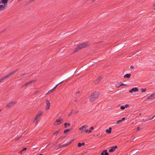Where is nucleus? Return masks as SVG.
I'll list each match as a JSON object with an SVG mask.
<instances>
[{
	"mask_svg": "<svg viewBox=\"0 0 155 155\" xmlns=\"http://www.w3.org/2000/svg\"><path fill=\"white\" fill-rule=\"evenodd\" d=\"M81 146H82L81 145V143H78V147H81Z\"/></svg>",
	"mask_w": 155,
	"mask_h": 155,
	"instance_id": "nucleus-33",
	"label": "nucleus"
},
{
	"mask_svg": "<svg viewBox=\"0 0 155 155\" xmlns=\"http://www.w3.org/2000/svg\"><path fill=\"white\" fill-rule=\"evenodd\" d=\"M11 74H10V73H9V74H7V75H5L6 76V77L7 78L9 76H11Z\"/></svg>",
	"mask_w": 155,
	"mask_h": 155,
	"instance_id": "nucleus-31",
	"label": "nucleus"
},
{
	"mask_svg": "<svg viewBox=\"0 0 155 155\" xmlns=\"http://www.w3.org/2000/svg\"><path fill=\"white\" fill-rule=\"evenodd\" d=\"M56 123L54 124L55 125H57L58 124V119H57L56 120Z\"/></svg>",
	"mask_w": 155,
	"mask_h": 155,
	"instance_id": "nucleus-36",
	"label": "nucleus"
},
{
	"mask_svg": "<svg viewBox=\"0 0 155 155\" xmlns=\"http://www.w3.org/2000/svg\"><path fill=\"white\" fill-rule=\"evenodd\" d=\"M100 93L98 92H94L92 94L89 96V99L90 101L93 102L97 99L99 97Z\"/></svg>",
	"mask_w": 155,
	"mask_h": 155,
	"instance_id": "nucleus-1",
	"label": "nucleus"
},
{
	"mask_svg": "<svg viewBox=\"0 0 155 155\" xmlns=\"http://www.w3.org/2000/svg\"><path fill=\"white\" fill-rule=\"evenodd\" d=\"M101 155H109V153L107 150H104L101 153Z\"/></svg>",
	"mask_w": 155,
	"mask_h": 155,
	"instance_id": "nucleus-14",
	"label": "nucleus"
},
{
	"mask_svg": "<svg viewBox=\"0 0 155 155\" xmlns=\"http://www.w3.org/2000/svg\"><path fill=\"white\" fill-rule=\"evenodd\" d=\"M74 139H72L69 142L67 143L66 144L62 145L63 146H66L68 145L71 143L74 140Z\"/></svg>",
	"mask_w": 155,
	"mask_h": 155,
	"instance_id": "nucleus-11",
	"label": "nucleus"
},
{
	"mask_svg": "<svg viewBox=\"0 0 155 155\" xmlns=\"http://www.w3.org/2000/svg\"><path fill=\"white\" fill-rule=\"evenodd\" d=\"M94 129V127H91L89 130V133H91L92 132V130Z\"/></svg>",
	"mask_w": 155,
	"mask_h": 155,
	"instance_id": "nucleus-26",
	"label": "nucleus"
},
{
	"mask_svg": "<svg viewBox=\"0 0 155 155\" xmlns=\"http://www.w3.org/2000/svg\"><path fill=\"white\" fill-rule=\"evenodd\" d=\"M8 0H3V2L6 3H7Z\"/></svg>",
	"mask_w": 155,
	"mask_h": 155,
	"instance_id": "nucleus-37",
	"label": "nucleus"
},
{
	"mask_svg": "<svg viewBox=\"0 0 155 155\" xmlns=\"http://www.w3.org/2000/svg\"><path fill=\"white\" fill-rule=\"evenodd\" d=\"M125 117H123L122 119L121 120V121H123V120H125Z\"/></svg>",
	"mask_w": 155,
	"mask_h": 155,
	"instance_id": "nucleus-44",
	"label": "nucleus"
},
{
	"mask_svg": "<svg viewBox=\"0 0 155 155\" xmlns=\"http://www.w3.org/2000/svg\"><path fill=\"white\" fill-rule=\"evenodd\" d=\"M39 155H43V154H40Z\"/></svg>",
	"mask_w": 155,
	"mask_h": 155,
	"instance_id": "nucleus-52",
	"label": "nucleus"
},
{
	"mask_svg": "<svg viewBox=\"0 0 155 155\" xmlns=\"http://www.w3.org/2000/svg\"><path fill=\"white\" fill-rule=\"evenodd\" d=\"M18 70H19L18 69H17L16 70H15V71H12V72H10V73L12 75V74L14 73H15Z\"/></svg>",
	"mask_w": 155,
	"mask_h": 155,
	"instance_id": "nucleus-23",
	"label": "nucleus"
},
{
	"mask_svg": "<svg viewBox=\"0 0 155 155\" xmlns=\"http://www.w3.org/2000/svg\"><path fill=\"white\" fill-rule=\"evenodd\" d=\"M73 110H72L71 112H70V113H69L68 114V116H70L72 114V113H73Z\"/></svg>",
	"mask_w": 155,
	"mask_h": 155,
	"instance_id": "nucleus-28",
	"label": "nucleus"
},
{
	"mask_svg": "<svg viewBox=\"0 0 155 155\" xmlns=\"http://www.w3.org/2000/svg\"><path fill=\"white\" fill-rule=\"evenodd\" d=\"M70 125V124L68 123H65L64 124V127L65 128H66L68 126H69Z\"/></svg>",
	"mask_w": 155,
	"mask_h": 155,
	"instance_id": "nucleus-20",
	"label": "nucleus"
},
{
	"mask_svg": "<svg viewBox=\"0 0 155 155\" xmlns=\"http://www.w3.org/2000/svg\"><path fill=\"white\" fill-rule=\"evenodd\" d=\"M7 78L6 77V76H4V77H3L2 78L0 79V80H1V82L3 81V80H4L5 79Z\"/></svg>",
	"mask_w": 155,
	"mask_h": 155,
	"instance_id": "nucleus-25",
	"label": "nucleus"
},
{
	"mask_svg": "<svg viewBox=\"0 0 155 155\" xmlns=\"http://www.w3.org/2000/svg\"><path fill=\"white\" fill-rule=\"evenodd\" d=\"M58 85V84H57L53 88L49 90L48 91V93H51L56 88V87Z\"/></svg>",
	"mask_w": 155,
	"mask_h": 155,
	"instance_id": "nucleus-18",
	"label": "nucleus"
},
{
	"mask_svg": "<svg viewBox=\"0 0 155 155\" xmlns=\"http://www.w3.org/2000/svg\"><path fill=\"white\" fill-rule=\"evenodd\" d=\"M134 68V67H133V66H130V68Z\"/></svg>",
	"mask_w": 155,
	"mask_h": 155,
	"instance_id": "nucleus-47",
	"label": "nucleus"
},
{
	"mask_svg": "<svg viewBox=\"0 0 155 155\" xmlns=\"http://www.w3.org/2000/svg\"><path fill=\"white\" fill-rule=\"evenodd\" d=\"M18 70H19L18 69H17L16 70H15V71H12V72H10V73L12 75V74L14 73H15Z\"/></svg>",
	"mask_w": 155,
	"mask_h": 155,
	"instance_id": "nucleus-22",
	"label": "nucleus"
},
{
	"mask_svg": "<svg viewBox=\"0 0 155 155\" xmlns=\"http://www.w3.org/2000/svg\"><path fill=\"white\" fill-rule=\"evenodd\" d=\"M28 84H28V82L27 83H26V84H25L23 85L22 86V87H24V86H28Z\"/></svg>",
	"mask_w": 155,
	"mask_h": 155,
	"instance_id": "nucleus-32",
	"label": "nucleus"
},
{
	"mask_svg": "<svg viewBox=\"0 0 155 155\" xmlns=\"http://www.w3.org/2000/svg\"><path fill=\"white\" fill-rule=\"evenodd\" d=\"M88 43L87 42H85L79 45L78 47L76 48L75 52L77 51L78 50L81 49L83 48L86 47L88 45Z\"/></svg>",
	"mask_w": 155,
	"mask_h": 155,
	"instance_id": "nucleus-2",
	"label": "nucleus"
},
{
	"mask_svg": "<svg viewBox=\"0 0 155 155\" xmlns=\"http://www.w3.org/2000/svg\"><path fill=\"white\" fill-rule=\"evenodd\" d=\"M87 127V126L86 125H84L82 126L81 127H80L79 128V130H81V132H83V130L85 128H86Z\"/></svg>",
	"mask_w": 155,
	"mask_h": 155,
	"instance_id": "nucleus-13",
	"label": "nucleus"
},
{
	"mask_svg": "<svg viewBox=\"0 0 155 155\" xmlns=\"http://www.w3.org/2000/svg\"><path fill=\"white\" fill-rule=\"evenodd\" d=\"M58 134V131H57L56 132L54 133V135H57Z\"/></svg>",
	"mask_w": 155,
	"mask_h": 155,
	"instance_id": "nucleus-38",
	"label": "nucleus"
},
{
	"mask_svg": "<svg viewBox=\"0 0 155 155\" xmlns=\"http://www.w3.org/2000/svg\"><path fill=\"white\" fill-rule=\"evenodd\" d=\"M35 81V80L31 81H30L28 82V84H31V83H32V82H34Z\"/></svg>",
	"mask_w": 155,
	"mask_h": 155,
	"instance_id": "nucleus-34",
	"label": "nucleus"
},
{
	"mask_svg": "<svg viewBox=\"0 0 155 155\" xmlns=\"http://www.w3.org/2000/svg\"><path fill=\"white\" fill-rule=\"evenodd\" d=\"M61 147H61V146H59V148H61Z\"/></svg>",
	"mask_w": 155,
	"mask_h": 155,
	"instance_id": "nucleus-50",
	"label": "nucleus"
},
{
	"mask_svg": "<svg viewBox=\"0 0 155 155\" xmlns=\"http://www.w3.org/2000/svg\"><path fill=\"white\" fill-rule=\"evenodd\" d=\"M89 130H85V132L86 133H88V132L89 133Z\"/></svg>",
	"mask_w": 155,
	"mask_h": 155,
	"instance_id": "nucleus-45",
	"label": "nucleus"
},
{
	"mask_svg": "<svg viewBox=\"0 0 155 155\" xmlns=\"http://www.w3.org/2000/svg\"><path fill=\"white\" fill-rule=\"evenodd\" d=\"M81 144L82 146H84L85 145V143L84 142H83L82 143H81Z\"/></svg>",
	"mask_w": 155,
	"mask_h": 155,
	"instance_id": "nucleus-43",
	"label": "nucleus"
},
{
	"mask_svg": "<svg viewBox=\"0 0 155 155\" xmlns=\"http://www.w3.org/2000/svg\"><path fill=\"white\" fill-rule=\"evenodd\" d=\"M111 130H112L111 127H110L109 128V129H107L105 130V132L107 133H108V134H110L111 133Z\"/></svg>",
	"mask_w": 155,
	"mask_h": 155,
	"instance_id": "nucleus-15",
	"label": "nucleus"
},
{
	"mask_svg": "<svg viewBox=\"0 0 155 155\" xmlns=\"http://www.w3.org/2000/svg\"><path fill=\"white\" fill-rule=\"evenodd\" d=\"M102 78L101 77L97 78L94 80V83L96 84L98 83L99 82L100 80Z\"/></svg>",
	"mask_w": 155,
	"mask_h": 155,
	"instance_id": "nucleus-12",
	"label": "nucleus"
},
{
	"mask_svg": "<svg viewBox=\"0 0 155 155\" xmlns=\"http://www.w3.org/2000/svg\"><path fill=\"white\" fill-rule=\"evenodd\" d=\"M117 146L112 147L109 150V152H111L114 151L115 149L117 148Z\"/></svg>",
	"mask_w": 155,
	"mask_h": 155,
	"instance_id": "nucleus-10",
	"label": "nucleus"
},
{
	"mask_svg": "<svg viewBox=\"0 0 155 155\" xmlns=\"http://www.w3.org/2000/svg\"><path fill=\"white\" fill-rule=\"evenodd\" d=\"M63 121V120L61 118H59V124L62 123Z\"/></svg>",
	"mask_w": 155,
	"mask_h": 155,
	"instance_id": "nucleus-21",
	"label": "nucleus"
},
{
	"mask_svg": "<svg viewBox=\"0 0 155 155\" xmlns=\"http://www.w3.org/2000/svg\"><path fill=\"white\" fill-rule=\"evenodd\" d=\"M27 148H24L22 149V151H24L25 150H27Z\"/></svg>",
	"mask_w": 155,
	"mask_h": 155,
	"instance_id": "nucleus-41",
	"label": "nucleus"
},
{
	"mask_svg": "<svg viewBox=\"0 0 155 155\" xmlns=\"http://www.w3.org/2000/svg\"><path fill=\"white\" fill-rule=\"evenodd\" d=\"M147 90V89L146 88L143 89L142 88L141 90V92L142 93L145 92Z\"/></svg>",
	"mask_w": 155,
	"mask_h": 155,
	"instance_id": "nucleus-27",
	"label": "nucleus"
},
{
	"mask_svg": "<svg viewBox=\"0 0 155 155\" xmlns=\"http://www.w3.org/2000/svg\"><path fill=\"white\" fill-rule=\"evenodd\" d=\"M40 117H38L36 115L34 119V122L35 124H37L40 121Z\"/></svg>",
	"mask_w": 155,
	"mask_h": 155,
	"instance_id": "nucleus-5",
	"label": "nucleus"
},
{
	"mask_svg": "<svg viewBox=\"0 0 155 155\" xmlns=\"http://www.w3.org/2000/svg\"><path fill=\"white\" fill-rule=\"evenodd\" d=\"M153 7H155V2L153 4V5H152Z\"/></svg>",
	"mask_w": 155,
	"mask_h": 155,
	"instance_id": "nucleus-46",
	"label": "nucleus"
},
{
	"mask_svg": "<svg viewBox=\"0 0 155 155\" xmlns=\"http://www.w3.org/2000/svg\"><path fill=\"white\" fill-rule=\"evenodd\" d=\"M3 0H2L0 1V12L3 11L6 8L7 3L3 2Z\"/></svg>",
	"mask_w": 155,
	"mask_h": 155,
	"instance_id": "nucleus-3",
	"label": "nucleus"
},
{
	"mask_svg": "<svg viewBox=\"0 0 155 155\" xmlns=\"http://www.w3.org/2000/svg\"><path fill=\"white\" fill-rule=\"evenodd\" d=\"M122 86H126V85L123 83H117L116 84V87L117 88H119Z\"/></svg>",
	"mask_w": 155,
	"mask_h": 155,
	"instance_id": "nucleus-8",
	"label": "nucleus"
},
{
	"mask_svg": "<svg viewBox=\"0 0 155 155\" xmlns=\"http://www.w3.org/2000/svg\"><path fill=\"white\" fill-rule=\"evenodd\" d=\"M131 76V74H127L125 75L124 77V78H130Z\"/></svg>",
	"mask_w": 155,
	"mask_h": 155,
	"instance_id": "nucleus-17",
	"label": "nucleus"
},
{
	"mask_svg": "<svg viewBox=\"0 0 155 155\" xmlns=\"http://www.w3.org/2000/svg\"><path fill=\"white\" fill-rule=\"evenodd\" d=\"M129 105L128 104H126L125 106H121L120 107V108L122 110H124L125 108H127L128 107Z\"/></svg>",
	"mask_w": 155,
	"mask_h": 155,
	"instance_id": "nucleus-16",
	"label": "nucleus"
},
{
	"mask_svg": "<svg viewBox=\"0 0 155 155\" xmlns=\"http://www.w3.org/2000/svg\"><path fill=\"white\" fill-rule=\"evenodd\" d=\"M35 81V80L31 81H30L28 82V84H31V83H32V82H34Z\"/></svg>",
	"mask_w": 155,
	"mask_h": 155,
	"instance_id": "nucleus-35",
	"label": "nucleus"
},
{
	"mask_svg": "<svg viewBox=\"0 0 155 155\" xmlns=\"http://www.w3.org/2000/svg\"><path fill=\"white\" fill-rule=\"evenodd\" d=\"M121 120H119L117 121L116 124H120L121 122Z\"/></svg>",
	"mask_w": 155,
	"mask_h": 155,
	"instance_id": "nucleus-29",
	"label": "nucleus"
},
{
	"mask_svg": "<svg viewBox=\"0 0 155 155\" xmlns=\"http://www.w3.org/2000/svg\"><path fill=\"white\" fill-rule=\"evenodd\" d=\"M46 110H47L49 109L50 108V103L49 102V101L48 100H46Z\"/></svg>",
	"mask_w": 155,
	"mask_h": 155,
	"instance_id": "nucleus-9",
	"label": "nucleus"
},
{
	"mask_svg": "<svg viewBox=\"0 0 155 155\" xmlns=\"http://www.w3.org/2000/svg\"><path fill=\"white\" fill-rule=\"evenodd\" d=\"M22 135L20 136L19 137H16V138H15V140H19L20 138H21V137H22Z\"/></svg>",
	"mask_w": 155,
	"mask_h": 155,
	"instance_id": "nucleus-39",
	"label": "nucleus"
},
{
	"mask_svg": "<svg viewBox=\"0 0 155 155\" xmlns=\"http://www.w3.org/2000/svg\"><path fill=\"white\" fill-rule=\"evenodd\" d=\"M49 93H48H48H47L46 94V95H48V94Z\"/></svg>",
	"mask_w": 155,
	"mask_h": 155,
	"instance_id": "nucleus-48",
	"label": "nucleus"
},
{
	"mask_svg": "<svg viewBox=\"0 0 155 155\" xmlns=\"http://www.w3.org/2000/svg\"><path fill=\"white\" fill-rule=\"evenodd\" d=\"M16 103V102L15 101L10 102L6 104V107L9 108H11Z\"/></svg>",
	"mask_w": 155,
	"mask_h": 155,
	"instance_id": "nucleus-4",
	"label": "nucleus"
},
{
	"mask_svg": "<svg viewBox=\"0 0 155 155\" xmlns=\"http://www.w3.org/2000/svg\"><path fill=\"white\" fill-rule=\"evenodd\" d=\"M155 117V115L153 117H152V118H150V119H147L145 121H147L149 120H152L153 119L154 117Z\"/></svg>",
	"mask_w": 155,
	"mask_h": 155,
	"instance_id": "nucleus-30",
	"label": "nucleus"
},
{
	"mask_svg": "<svg viewBox=\"0 0 155 155\" xmlns=\"http://www.w3.org/2000/svg\"><path fill=\"white\" fill-rule=\"evenodd\" d=\"M140 127H138L137 128V131H138L140 130Z\"/></svg>",
	"mask_w": 155,
	"mask_h": 155,
	"instance_id": "nucleus-42",
	"label": "nucleus"
},
{
	"mask_svg": "<svg viewBox=\"0 0 155 155\" xmlns=\"http://www.w3.org/2000/svg\"><path fill=\"white\" fill-rule=\"evenodd\" d=\"M35 0H30L29 1V2L28 3V4L32 2H33Z\"/></svg>",
	"mask_w": 155,
	"mask_h": 155,
	"instance_id": "nucleus-40",
	"label": "nucleus"
},
{
	"mask_svg": "<svg viewBox=\"0 0 155 155\" xmlns=\"http://www.w3.org/2000/svg\"><path fill=\"white\" fill-rule=\"evenodd\" d=\"M138 91V88L137 87H133L129 90V92L130 93H132L133 92H137Z\"/></svg>",
	"mask_w": 155,
	"mask_h": 155,
	"instance_id": "nucleus-6",
	"label": "nucleus"
},
{
	"mask_svg": "<svg viewBox=\"0 0 155 155\" xmlns=\"http://www.w3.org/2000/svg\"><path fill=\"white\" fill-rule=\"evenodd\" d=\"M62 82H63V81H62V82H60V83H58L59 85V84H61V83H62Z\"/></svg>",
	"mask_w": 155,
	"mask_h": 155,
	"instance_id": "nucleus-49",
	"label": "nucleus"
},
{
	"mask_svg": "<svg viewBox=\"0 0 155 155\" xmlns=\"http://www.w3.org/2000/svg\"><path fill=\"white\" fill-rule=\"evenodd\" d=\"M155 98V93H153L151 95H150V96L148 97L147 99L148 100H150V99H152Z\"/></svg>",
	"mask_w": 155,
	"mask_h": 155,
	"instance_id": "nucleus-7",
	"label": "nucleus"
},
{
	"mask_svg": "<svg viewBox=\"0 0 155 155\" xmlns=\"http://www.w3.org/2000/svg\"><path fill=\"white\" fill-rule=\"evenodd\" d=\"M70 130V129H68L65 130H64V134H66Z\"/></svg>",
	"mask_w": 155,
	"mask_h": 155,
	"instance_id": "nucleus-24",
	"label": "nucleus"
},
{
	"mask_svg": "<svg viewBox=\"0 0 155 155\" xmlns=\"http://www.w3.org/2000/svg\"><path fill=\"white\" fill-rule=\"evenodd\" d=\"M42 114V111H40L38 112V113L36 114V115L38 117H40V116Z\"/></svg>",
	"mask_w": 155,
	"mask_h": 155,
	"instance_id": "nucleus-19",
	"label": "nucleus"
},
{
	"mask_svg": "<svg viewBox=\"0 0 155 155\" xmlns=\"http://www.w3.org/2000/svg\"><path fill=\"white\" fill-rule=\"evenodd\" d=\"M153 9L154 10H155V8H153Z\"/></svg>",
	"mask_w": 155,
	"mask_h": 155,
	"instance_id": "nucleus-51",
	"label": "nucleus"
}]
</instances>
